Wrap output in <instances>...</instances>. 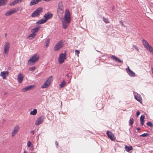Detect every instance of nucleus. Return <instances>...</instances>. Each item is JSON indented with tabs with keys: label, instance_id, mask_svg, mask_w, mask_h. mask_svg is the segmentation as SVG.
<instances>
[{
	"label": "nucleus",
	"instance_id": "nucleus-29",
	"mask_svg": "<svg viewBox=\"0 0 153 153\" xmlns=\"http://www.w3.org/2000/svg\"><path fill=\"white\" fill-rule=\"evenodd\" d=\"M145 117L144 115H141L140 117V122L141 125L143 126L144 124V119Z\"/></svg>",
	"mask_w": 153,
	"mask_h": 153
},
{
	"label": "nucleus",
	"instance_id": "nucleus-16",
	"mask_svg": "<svg viewBox=\"0 0 153 153\" xmlns=\"http://www.w3.org/2000/svg\"><path fill=\"white\" fill-rule=\"evenodd\" d=\"M34 85H30L27 87H26L23 88L21 90L22 92H25L28 91L30 90L32 88H34Z\"/></svg>",
	"mask_w": 153,
	"mask_h": 153
},
{
	"label": "nucleus",
	"instance_id": "nucleus-5",
	"mask_svg": "<svg viewBox=\"0 0 153 153\" xmlns=\"http://www.w3.org/2000/svg\"><path fill=\"white\" fill-rule=\"evenodd\" d=\"M42 10L41 7L38 8L33 13L31 14V16L33 17L38 16L40 15V13L42 12Z\"/></svg>",
	"mask_w": 153,
	"mask_h": 153
},
{
	"label": "nucleus",
	"instance_id": "nucleus-30",
	"mask_svg": "<svg viewBox=\"0 0 153 153\" xmlns=\"http://www.w3.org/2000/svg\"><path fill=\"white\" fill-rule=\"evenodd\" d=\"M37 113V110L36 109H34L33 111L30 112V114L33 115H35Z\"/></svg>",
	"mask_w": 153,
	"mask_h": 153
},
{
	"label": "nucleus",
	"instance_id": "nucleus-43",
	"mask_svg": "<svg viewBox=\"0 0 153 153\" xmlns=\"http://www.w3.org/2000/svg\"><path fill=\"white\" fill-rule=\"evenodd\" d=\"M30 133L31 134H34V132L33 131H30Z\"/></svg>",
	"mask_w": 153,
	"mask_h": 153
},
{
	"label": "nucleus",
	"instance_id": "nucleus-27",
	"mask_svg": "<svg viewBox=\"0 0 153 153\" xmlns=\"http://www.w3.org/2000/svg\"><path fill=\"white\" fill-rule=\"evenodd\" d=\"M125 149L126 151L127 152H129L131 150H132L133 149V148L132 146H128L126 145L125 146Z\"/></svg>",
	"mask_w": 153,
	"mask_h": 153
},
{
	"label": "nucleus",
	"instance_id": "nucleus-23",
	"mask_svg": "<svg viewBox=\"0 0 153 153\" xmlns=\"http://www.w3.org/2000/svg\"><path fill=\"white\" fill-rule=\"evenodd\" d=\"M40 27L39 26L34 28L33 29L31 30V32L32 33H33L34 34H36V33L40 29Z\"/></svg>",
	"mask_w": 153,
	"mask_h": 153
},
{
	"label": "nucleus",
	"instance_id": "nucleus-9",
	"mask_svg": "<svg viewBox=\"0 0 153 153\" xmlns=\"http://www.w3.org/2000/svg\"><path fill=\"white\" fill-rule=\"evenodd\" d=\"M63 44L62 42L60 41L55 45L54 50V51H57L62 48Z\"/></svg>",
	"mask_w": 153,
	"mask_h": 153
},
{
	"label": "nucleus",
	"instance_id": "nucleus-41",
	"mask_svg": "<svg viewBox=\"0 0 153 153\" xmlns=\"http://www.w3.org/2000/svg\"><path fill=\"white\" fill-rule=\"evenodd\" d=\"M133 46L136 50H138V49L137 46L134 45H133Z\"/></svg>",
	"mask_w": 153,
	"mask_h": 153
},
{
	"label": "nucleus",
	"instance_id": "nucleus-26",
	"mask_svg": "<svg viewBox=\"0 0 153 153\" xmlns=\"http://www.w3.org/2000/svg\"><path fill=\"white\" fill-rule=\"evenodd\" d=\"M36 34H34L33 33L30 34L27 37V38L31 40L33 39L36 36Z\"/></svg>",
	"mask_w": 153,
	"mask_h": 153
},
{
	"label": "nucleus",
	"instance_id": "nucleus-36",
	"mask_svg": "<svg viewBox=\"0 0 153 153\" xmlns=\"http://www.w3.org/2000/svg\"><path fill=\"white\" fill-rule=\"evenodd\" d=\"M79 51L78 50H76L75 51V54L77 55V57L79 56Z\"/></svg>",
	"mask_w": 153,
	"mask_h": 153
},
{
	"label": "nucleus",
	"instance_id": "nucleus-10",
	"mask_svg": "<svg viewBox=\"0 0 153 153\" xmlns=\"http://www.w3.org/2000/svg\"><path fill=\"white\" fill-rule=\"evenodd\" d=\"M44 116L42 115L39 117L36 121L35 123V125L36 126H38L42 123L44 119Z\"/></svg>",
	"mask_w": 153,
	"mask_h": 153
},
{
	"label": "nucleus",
	"instance_id": "nucleus-39",
	"mask_svg": "<svg viewBox=\"0 0 153 153\" xmlns=\"http://www.w3.org/2000/svg\"><path fill=\"white\" fill-rule=\"evenodd\" d=\"M15 4L19 3L18 0H14L13 1Z\"/></svg>",
	"mask_w": 153,
	"mask_h": 153
},
{
	"label": "nucleus",
	"instance_id": "nucleus-45",
	"mask_svg": "<svg viewBox=\"0 0 153 153\" xmlns=\"http://www.w3.org/2000/svg\"><path fill=\"white\" fill-rule=\"evenodd\" d=\"M151 70H152V73L153 74V68H151Z\"/></svg>",
	"mask_w": 153,
	"mask_h": 153
},
{
	"label": "nucleus",
	"instance_id": "nucleus-13",
	"mask_svg": "<svg viewBox=\"0 0 153 153\" xmlns=\"http://www.w3.org/2000/svg\"><path fill=\"white\" fill-rule=\"evenodd\" d=\"M9 72L8 71L1 72L0 76L3 79H6L9 75Z\"/></svg>",
	"mask_w": 153,
	"mask_h": 153
},
{
	"label": "nucleus",
	"instance_id": "nucleus-4",
	"mask_svg": "<svg viewBox=\"0 0 153 153\" xmlns=\"http://www.w3.org/2000/svg\"><path fill=\"white\" fill-rule=\"evenodd\" d=\"M10 47V43L7 42H5L4 47V54L6 55L8 54Z\"/></svg>",
	"mask_w": 153,
	"mask_h": 153
},
{
	"label": "nucleus",
	"instance_id": "nucleus-38",
	"mask_svg": "<svg viewBox=\"0 0 153 153\" xmlns=\"http://www.w3.org/2000/svg\"><path fill=\"white\" fill-rule=\"evenodd\" d=\"M15 4L14 2V1H13L12 2H11L10 3H9V5L10 6H13V5H14Z\"/></svg>",
	"mask_w": 153,
	"mask_h": 153
},
{
	"label": "nucleus",
	"instance_id": "nucleus-1",
	"mask_svg": "<svg viewBox=\"0 0 153 153\" xmlns=\"http://www.w3.org/2000/svg\"><path fill=\"white\" fill-rule=\"evenodd\" d=\"M71 21V15L69 10L67 9L65 10V15L62 21L63 27L65 29L68 28Z\"/></svg>",
	"mask_w": 153,
	"mask_h": 153
},
{
	"label": "nucleus",
	"instance_id": "nucleus-28",
	"mask_svg": "<svg viewBox=\"0 0 153 153\" xmlns=\"http://www.w3.org/2000/svg\"><path fill=\"white\" fill-rule=\"evenodd\" d=\"M47 22L46 20L45 19H41L36 22L37 24H41L45 23Z\"/></svg>",
	"mask_w": 153,
	"mask_h": 153
},
{
	"label": "nucleus",
	"instance_id": "nucleus-31",
	"mask_svg": "<svg viewBox=\"0 0 153 153\" xmlns=\"http://www.w3.org/2000/svg\"><path fill=\"white\" fill-rule=\"evenodd\" d=\"M129 124L132 125L134 123V120L133 118H131L129 120Z\"/></svg>",
	"mask_w": 153,
	"mask_h": 153
},
{
	"label": "nucleus",
	"instance_id": "nucleus-21",
	"mask_svg": "<svg viewBox=\"0 0 153 153\" xmlns=\"http://www.w3.org/2000/svg\"><path fill=\"white\" fill-rule=\"evenodd\" d=\"M111 58L114 60L116 62L119 63H123V61L117 58L115 56L112 55Z\"/></svg>",
	"mask_w": 153,
	"mask_h": 153
},
{
	"label": "nucleus",
	"instance_id": "nucleus-7",
	"mask_svg": "<svg viewBox=\"0 0 153 153\" xmlns=\"http://www.w3.org/2000/svg\"><path fill=\"white\" fill-rule=\"evenodd\" d=\"M66 58V55L65 53H62L61 54L59 57L58 62L59 64H61L63 63L64 60Z\"/></svg>",
	"mask_w": 153,
	"mask_h": 153
},
{
	"label": "nucleus",
	"instance_id": "nucleus-25",
	"mask_svg": "<svg viewBox=\"0 0 153 153\" xmlns=\"http://www.w3.org/2000/svg\"><path fill=\"white\" fill-rule=\"evenodd\" d=\"M7 0H0V7L5 5L7 4Z\"/></svg>",
	"mask_w": 153,
	"mask_h": 153
},
{
	"label": "nucleus",
	"instance_id": "nucleus-17",
	"mask_svg": "<svg viewBox=\"0 0 153 153\" xmlns=\"http://www.w3.org/2000/svg\"><path fill=\"white\" fill-rule=\"evenodd\" d=\"M24 78V76L22 74L20 73L17 76V80L18 82L20 83L22 82Z\"/></svg>",
	"mask_w": 153,
	"mask_h": 153
},
{
	"label": "nucleus",
	"instance_id": "nucleus-2",
	"mask_svg": "<svg viewBox=\"0 0 153 153\" xmlns=\"http://www.w3.org/2000/svg\"><path fill=\"white\" fill-rule=\"evenodd\" d=\"M39 58V55L35 54L33 55L27 62L28 64L29 65H32L34 64L37 62Z\"/></svg>",
	"mask_w": 153,
	"mask_h": 153
},
{
	"label": "nucleus",
	"instance_id": "nucleus-40",
	"mask_svg": "<svg viewBox=\"0 0 153 153\" xmlns=\"http://www.w3.org/2000/svg\"><path fill=\"white\" fill-rule=\"evenodd\" d=\"M15 4L19 3L18 0H14L13 1Z\"/></svg>",
	"mask_w": 153,
	"mask_h": 153
},
{
	"label": "nucleus",
	"instance_id": "nucleus-42",
	"mask_svg": "<svg viewBox=\"0 0 153 153\" xmlns=\"http://www.w3.org/2000/svg\"><path fill=\"white\" fill-rule=\"evenodd\" d=\"M140 113L139 111H137L136 113V115H137V116H138L139 115H140Z\"/></svg>",
	"mask_w": 153,
	"mask_h": 153
},
{
	"label": "nucleus",
	"instance_id": "nucleus-44",
	"mask_svg": "<svg viewBox=\"0 0 153 153\" xmlns=\"http://www.w3.org/2000/svg\"><path fill=\"white\" fill-rule=\"evenodd\" d=\"M137 129L138 130V131H139L140 130V128L139 127H138L137 128Z\"/></svg>",
	"mask_w": 153,
	"mask_h": 153
},
{
	"label": "nucleus",
	"instance_id": "nucleus-15",
	"mask_svg": "<svg viewBox=\"0 0 153 153\" xmlns=\"http://www.w3.org/2000/svg\"><path fill=\"white\" fill-rule=\"evenodd\" d=\"M126 70L127 72L130 76L134 77L135 76V73L130 69L129 67L126 69Z\"/></svg>",
	"mask_w": 153,
	"mask_h": 153
},
{
	"label": "nucleus",
	"instance_id": "nucleus-32",
	"mask_svg": "<svg viewBox=\"0 0 153 153\" xmlns=\"http://www.w3.org/2000/svg\"><path fill=\"white\" fill-rule=\"evenodd\" d=\"M149 134L147 133H144L140 135V137H145L148 136Z\"/></svg>",
	"mask_w": 153,
	"mask_h": 153
},
{
	"label": "nucleus",
	"instance_id": "nucleus-34",
	"mask_svg": "<svg viewBox=\"0 0 153 153\" xmlns=\"http://www.w3.org/2000/svg\"><path fill=\"white\" fill-rule=\"evenodd\" d=\"M147 125L148 126H149L151 127L153 126V125L152 123L150 122H148L147 123Z\"/></svg>",
	"mask_w": 153,
	"mask_h": 153
},
{
	"label": "nucleus",
	"instance_id": "nucleus-48",
	"mask_svg": "<svg viewBox=\"0 0 153 153\" xmlns=\"http://www.w3.org/2000/svg\"><path fill=\"white\" fill-rule=\"evenodd\" d=\"M67 76L68 77H69V74H67Z\"/></svg>",
	"mask_w": 153,
	"mask_h": 153
},
{
	"label": "nucleus",
	"instance_id": "nucleus-35",
	"mask_svg": "<svg viewBox=\"0 0 153 153\" xmlns=\"http://www.w3.org/2000/svg\"><path fill=\"white\" fill-rule=\"evenodd\" d=\"M103 21L106 23H109V22L108 21V19L107 18H105L104 17Z\"/></svg>",
	"mask_w": 153,
	"mask_h": 153
},
{
	"label": "nucleus",
	"instance_id": "nucleus-12",
	"mask_svg": "<svg viewBox=\"0 0 153 153\" xmlns=\"http://www.w3.org/2000/svg\"><path fill=\"white\" fill-rule=\"evenodd\" d=\"M106 134L111 140L112 141L115 140H116V137L113 133L111 131H107Z\"/></svg>",
	"mask_w": 153,
	"mask_h": 153
},
{
	"label": "nucleus",
	"instance_id": "nucleus-3",
	"mask_svg": "<svg viewBox=\"0 0 153 153\" xmlns=\"http://www.w3.org/2000/svg\"><path fill=\"white\" fill-rule=\"evenodd\" d=\"M142 43L144 47L151 53L153 54V48L149 45L147 41L145 39H143Z\"/></svg>",
	"mask_w": 153,
	"mask_h": 153
},
{
	"label": "nucleus",
	"instance_id": "nucleus-37",
	"mask_svg": "<svg viewBox=\"0 0 153 153\" xmlns=\"http://www.w3.org/2000/svg\"><path fill=\"white\" fill-rule=\"evenodd\" d=\"M50 39H48L45 42V43H46V46H48V45L49 42H50Z\"/></svg>",
	"mask_w": 153,
	"mask_h": 153
},
{
	"label": "nucleus",
	"instance_id": "nucleus-8",
	"mask_svg": "<svg viewBox=\"0 0 153 153\" xmlns=\"http://www.w3.org/2000/svg\"><path fill=\"white\" fill-rule=\"evenodd\" d=\"M19 10V9L17 8H13L10 10L9 11L6 12L5 13V15L6 16H10L13 13H14L16 12Z\"/></svg>",
	"mask_w": 153,
	"mask_h": 153
},
{
	"label": "nucleus",
	"instance_id": "nucleus-14",
	"mask_svg": "<svg viewBox=\"0 0 153 153\" xmlns=\"http://www.w3.org/2000/svg\"><path fill=\"white\" fill-rule=\"evenodd\" d=\"M134 96L135 99L137 101L142 103V99L141 95L137 93H134Z\"/></svg>",
	"mask_w": 153,
	"mask_h": 153
},
{
	"label": "nucleus",
	"instance_id": "nucleus-47",
	"mask_svg": "<svg viewBox=\"0 0 153 153\" xmlns=\"http://www.w3.org/2000/svg\"><path fill=\"white\" fill-rule=\"evenodd\" d=\"M23 153H27V152L26 151H24Z\"/></svg>",
	"mask_w": 153,
	"mask_h": 153
},
{
	"label": "nucleus",
	"instance_id": "nucleus-24",
	"mask_svg": "<svg viewBox=\"0 0 153 153\" xmlns=\"http://www.w3.org/2000/svg\"><path fill=\"white\" fill-rule=\"evenodd\" d=\"M67 83L64 80L62 81L61 84L59 85V86L60 88H63L65 86L67 85Z\"/></svg>",
	"mask_w": 153,
	"mask_h": 153
},
{
	"label": "nucleus",
	"instance_id": "nucleus-6",
	"mask_svg": "<svg viewBox=\"0 0 153 153\" xmlns=\"http://www.w3.org/2000/svg\"><path fill=\"white\" fill-rule=\"evenodd\" d=\"M52 76H51L47 79V80L44 83V84L41 87L42 88H46L50 86L51 81L52 80Z\"/></svg>",
	"mask_w": 153,
	"mask_h": 153
},
{
	"label": "nucleus",
	"instance_id": "nucleus-33",
	"mask_svg": "<svg viewBox=\"0 0 153 153\" xmlns=\"http://www.w3.org/2000/svg\"><path fill=\"white\" fill-rule=\"evenodd\" d=\"M35 69L36 67L34 66L30 68L29 69V70L30 71H33L35 70Z\"/></svg>",
	"mask_w": 153,
	"mask_h": 153
},
{
	"label": "nucleus",
	"instance_id": "nucleus-22",
	"mask_svg": "<svg viewBox=\"0 0 153 153\" xmlns=\"http://www.w3.org/2000/svg\"><path fill=\"white\" fill-rule=\"evenodd\" d=\"M39 1V0H31L29 6H31L33 5H35L38 3Z\"/></svg>",
	"mask_w": 153,
	"mask_h": 153
},
{
	"label": "nucleus",
	"instance_id": "nucleus-11",
	"mask_svg": "<svg viewBox=\"0 0 153 153\" xmlns=\"http://www.w3.org/2000/svg\"><path fill=\"white\" fill-rule=\"evenodd\" d=\"M20 127L18 125H16L15 126L12 132L11 135L12 137H14L17 133Z\"/></svg>",
	"mask_w": 153,
	"mask_h": 153
},
{
	"label": "nucleus",
	"instance_id": "nucleus-19",
	"mask_svg": "<svg viewBox=\"0 0 153 153\" xmlns=\"http://www.w3.org/2000/svg\"><path fill=\"white\" fill-rule=\"evenodd\" d=\"M63 3L62 1H60L59 4H58V11H59L60 10H61L62 11V13L63 12Z\"/></svg>",
	"mask_w": 153,
	"mask_h": 153
},
{
	"label": "nucleus",
	"instance_id": "nucleus-20",
	"mask_svg": "<svg viewBox=\"0 0 153 153\" xmlns=\"http://www.w3.org/2000/svg\"><path fill=\"white\" fill-rule=\"evenodd\" d=\"M52 16L53 15L51 13L48 12L45 14L44 16V17L47 21L48 20L52 17Z\"/></svg>",
	"mask_w": 153,
	"mask_h": 153
},
{
	"label": "nucleus",
	"instance_id": "nucleus-49",
	"mask_svg": "<svg viewBox=\"0 0 153 153\" xmlns=\"http://www.w3.org/2000/svg\"><path fill=\"white\" fill-rule=\"evenodd\" d=\"M4 94H5V95H6V94H6V93H4Z\"/></svg>",
	"mask_w": 153,
	"mask_h": 153
},
{
	"label": "nucleus",
	"instance_id": "nucleus-46",
	"mask_svg": "<svg viewBox=\"0 0 153 153\" xmlns=\"http://www.w3.org/2000/svg\"><path fill=\"white\" fill-rule=\"evenodd\" d=\"M23 0H18V2L19 3L21 2Z\"/></svg>",
	"mask_w": 153,
	"mask_h": 153
},
{
	"label": "nucleus",
	"instance_id": "nucleus-18",
	"mask_svg": "<svg viewBox=\"0 0 153 153\" xmlns=\"http://www.w3.org/2000/svg\"><path fill=\"white\" fill-rule=\"evenodd\" d=\"M27 145L30 151L31 152L33 151L34 149L33 145L30 141H28L27 142Z\"/></svg>",
	"mask_w": 153,
	"mask_h": 153
}]
</instances>
